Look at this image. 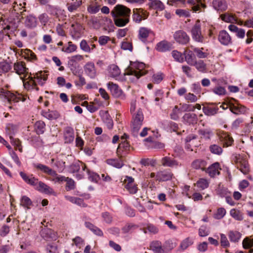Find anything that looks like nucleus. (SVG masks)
<instances>
[{"label": "nucleus", "mask_w": 253, "mask_h": 253, "mask_svg": "<svg viewBox=\"0 0 253 253\" xmlns=\"http://www.w3.org/2000/svg\"><path fill=\"white\" fill-rule=\"evenodd\" d=\"M31 142L35 147H38L42 145L43 142L39 136H33L31 138Z\"/></svg>", "instance_id": "62"}, {"label": "nucleus", "mask_w": 253, "mask_h": 253, "mask_svg": "<svg viewBox=\"0 0 253 253\" xmlns=\"http://www.w3.org/2000/svg\"><path fill=\"white\" fill-rule=\"evenodd\" d=\"M233 161L238 169H239L243 173L246 174L249 173L250 168L246 156L244 155L236 154L234 156Z\"/></svg>", "instance_id": "4"}, {"label": "nucleus", "mask_w": 253, "mask_h": 253, "mask_svg": "<svg viewBox=\"0 0 253 253\" xmlns=\"http://www.w3.org/2000/svg\"><path fill=\"white\" fill-rule=\"evenodd\" d=\"M25 58L28 60L32 61L37 60L36 54L31 50L26 49L24 51Z\"/></svg>", "instance_id": "54"}, {"label": "nucleus", "mask_w": 253, "mask_h": 253, "mask_svg": "<svg viewBox=\"0 0 253 253\" xmlns=\"http://www.w3.org/2000/svg\"><path fill=\"white\" fill-rule=\"evenodd\" d=\"M81 168L82 171H85L86 169V166L85 164L79 160L74 161L69 167V170L72 173L78 172Z\"/></svg>", "instance_id": "20"}, {"label": "nucleus", "mask_w": 253, "mask_h": 253, "mask_svg": "<svg viewBox=\"0 0 253 253\" xmlns=\"http://www.w3.org/2000/svg\"><path fill=\"white\" fill-rule=\"evenodd\" d=\"M12 39L10 33H5L0 30V44L3 45Z\"/></svg>", "instance_id": "43"}, {"label": "nucleus", "mask_w": 253, "mask_h": 253, "mask_svg": "<svg viewBox=\"0 0 253 253\" xmlns=\"http://www.w3.org/2000/svg\"><path fill=\"white\" fill-rule=\"evenodd\" d=\"M195 185L198 188V190H203L209 187V182L206 179L200 178Z\"/></svg>", "instance_id": "40"}, {"label": "nucleus", "mask_w": 253, "mask_h": 253, "mask_svg": "<svg viewBox=\"0 0 253 253\" xmlns=\"http://www.w3.org/2000/svg\"><path fill=\"white\" fill-rule=\"evenodd\" d=\"M183 54L185 57V60L186 61L187 64L191 66L195 63V61L197 60L196 57L192 50H186L184 52Z\"/></svg>", "instance_id": "29"}, {"label": "nucleus", "mask_w": 253, "mask_h": 253, "mask_svg": "<svg viewBox=\"0 0 253 253\" xmlns=\"http://www.w3.org/2000/svg\"><path fill=\"white\" fill-rule=\"evenodd\" d=\"M130 145L127 141H122L118 146L117 153L118 156L121 155V157H125L130 151Z\"/></svg>", "instance_id": "17"}, {"label": "nucleus", "mask_w": 253, "mask_h": 253, "mask_svg": "<svg viewBox=\"0 0 253 253\" xmlns=\"http://www.w3.org/2000/svg\"><path fill=\"white\" fill-rule=\"evenodd\" d=\"M85 171L86 172L88 175V178L90 181L95 183L98 182L100 178L97 173L90 171L87 168Z\"/></svg>", "instance_id": "42"}, {"label": "nucleus", "mask_w": 253, "mask_h": 253, "mask_svg": "<svg viewBox=\"0 0 253 253\" xmlns=\"http://www.w3.org/2000/svg\"><path fill=\"white\" fill-rule=\"evenodd\" d=\"M130 13V9L122 4L116 5L111 12L115 25L119 27H124L129 22Z\"/></svg>", "instance_id": "2"}, {"label": "nucleus", "mask_w": 253, "mask_h": 253, "mask_svg": "<svg viewBox=\"0 0 253 253\" xmlns=\"http://www.w3.org/2000/svg\"><path fill=\"white\" fill-rule=\"evenodd\" d=\"M218 40L220 43L224 45H229L232 43L231 38L225 30L219 32Z\"/></svg>", "instance_id": "16"}, {"label": "nucleus", "mask_w": 253, "mask_h": 253, "mask_svg": "<svg viewBox=\"0 0 253 253\" xmlns=\"http://www.w3.org/2000/svg\"><path fill=\"white\" fill-rule=\"evenodd\" d=\"M192 244V241L189 238H187L181 242L180 245V248L182 251H184L190 246H191Z\"/></svg>", "instance_id": "64"}, {"label": "nucleus", "mask_w": 253, "mask_h": 253, "mask_svg": "<svg viewBox=\"0 0 253 253\" xmlns=\"http://www.w3.org/2000/svg\"><path fill=\"white\" fill-rule=\"evenodd\" d=\"M212 4L213 8L219 12L224 11L227 8V2L225 0H213Z\"/></svg>", "instance_id": "26"}, {"label": "nucleus", "mask_w": 253, "mask_h": 253, "mask_svg": "<svg viewBox=\"0 0 253 253\" xmlns=\"http://www.w3.org/2000/svg\"><path fill=\"white\" fill-rule=\"evenodd\" d=\"M52 232V231L51 229L44 226L40 232V234L43 239L47 240L51 238Z\"/></svg>", "instance_id": "49"}, {"label": "nucleus", "mask_w": 253, "mask_h": 253, "mask_svg": "<svg viewBox=\"0 0 253 253\" xmlns=\"http://www.w3.org/2000/svg\"><path fill=\"white\" fill-rule=\"evenodd\" d=\"M153 34V32L146 27H141L138 31V39L143 42L147 40V38Z\"/></svg>", "instance_id": "23"}, {"label": "nucleus", "mask_w": 253, "mask_h": 253, "mask_svg": "<svg viewBox=\"0 0 253 253\" xmlns=\"http://www.w3.org/2000/svg\"><path fill=\"white\" fill-rule=\"evenodd\" d=\"M68 44V46L62 47V51L67 53H71L76 50L77 47L75 44H73L71 42H69Z\"/></svg>", "instance_id": "61"}, {"label": "nucleus", "mask_w": 253, "mask_h": 253, "mask_svg": "<svg viewBox=\"0 0 253 253\" xmlns=\"http://www.w3.org/2000/svg\"><path fill=\"white\" fill-rule=\"evenodd\" d=\"M85 74L91 79H95L96 76V69L93 62H87L84 67Z\"/></svg>", "instance_id": "15"}, {"label": "nucleus", "mask_w": 253, "mask_h": 253, "mask_svg": "<svg viewBox=\"0 0 253 253\" xmlns=\"http://www.w3.org/2000/svg\"><path fill=\"white\" fill-rule=\"evenodd\" d=\"M107 87L112 95L114 97L120 98L122 99L126 98L125 94L118 84H114L113 82H109L107 84Z\"/></svg>", "instance_id": "12"}, {"label": "nucleus", "mask_w": 253, "mask_h": 253, "mask_svg": "<svg viewBox=\"0 0 253 253\" xmlns=\"http://www.w3.org/2000/svg\"><path fill=\"white\" fill-rule=\"evenodd\" d=\"M64 138L66 143H71L74 141V130L72 127L68 126L65 128Z\"/></svg>", "instance_id": "24"}, {"label": "nucleus", "mask_w": 253, "mask_h": 253, "mask_svg": "<svg viewBox=\"0 0 253 253\" xmlns=\"http://www.w3.org/2000/svg\"><path fill=\"white\" fill-rule=\"evenodd\" d=\"M69 59L68 65L70 66L75 67L78 62H80L84 59V57L83 55L77 54L71 56Z\"/></svg>", "instance_id": "38"}, {"label": "nucleus", "mask_w": 253, "mask_h": 253, "mask_svg": "<svg viewBox=\"0 0 253 253\" xmlns=\"http://www.w3.org/2000/svg\"><path fill=\"white\" fill-rule=\"evenodd\" d=\"M33 166L37 170H40L42 172H44V173L49 175L51 176H54L57 175V173L56 171L53 170L52 169L43 164L39 163L34 164Z\"/></svg>", "instance_id": "18"}, {"label": "nucleus", "mask_w": 253, "mask_h": 253, "mask_svg": "<svg viewBox=\"0 0 253 253\" xmlns=\"http://www.w3.org/2000/svg\"><path fill=\"white\" fill-rule=\"evenodd\" d=\"M81 49L87 53L91 52V48L89 43H88L86 40H83L81 41L80 44Z\"/></svg>", "instance_id": "59"}, {"label": "nucleus", "mask_w": 253, "mask_h": 253, "mask_svg": "<svg viewBox=\"0 0 253 253\" xmlns=\"http://www.w3.org/2000/svg\"><path fill=\"white\" fill-rule=\"evenodd\" d=\"M144 115L141 109H139L132 114L131 124L133 132L138 131L142 125Z\"/></svg>", "instance_id": "6"}, {"label": "nucleus", "mask_w": 253, "mask_h": 253, "mask_svg": "<svg viewBox=\"0 0 253 253\" xmlns=\"http://www.w3.org/2000/svg\"><path fill=\"white\" fill-rule=\"evenodd\" d=\"M82 2L81 0H77L75 2L68 3V9L70 12H73L76 10L80 5L82 4Z\"/></svg>", "instance_id": "57"}, {"label": "nucleus", "mask_w": 253, "mask_h": 253, "mask_svg": "<svg viewBox=\"0 0 253 253\" xmlns=\"http://www.w3.org/2000/svg\"><path fill=\"white\" fill-rule=\"evenodd\" d=\"M19 174L26 183L36 186L35 188L40 192L46 194H52L54 193L53 190L51 187L42 181H39L38 179L33 174L28 175L22 171L20 172Z\"/></svg>", "instance_id": "3"}, {"label": "nucleus", "mask_w": 253, "mask_h": 253, "mask_svg": "<svg viewBox=\"0 0 253 253\" xmlns=\"http://www.w3.org/2000/svg\"><path fill=\"white\" fill-rule=\"evenodd\" d=\"M13 68L16 74L20 76L23 75V77L21 76L20 78L22 80L24 88L27 90H39L37 84L43 86L48 78V75L45 71L29 74V69L26 68L24 62L15 63Z\"/></svg>", "instance_id": "1"}, {"label": "nucleus", "mask_w": 253, "mask_h": 253, "mask_svg": "<svg viewBox=\"0 0 253 253\" xmlns=\"http://www.w3.org/2000/svg\"><path fill=\"white\" fill-rule=\"evenodd\" d=\"M34 129L38 135L43 134L45 130V124L44 122L42 121L36 122L34 125Z\"/></svg>", "instance_id": "34"}, {"label": "nucleus", "mask_w": 253, "mask_h": 253, "mask_svg": "<svg viewBox=\"0 0 253 253\" xmlns=\"http://www.w3.org/2000/svg\"><path fill=\"white\" fill-rule=\"evenodd\" d=\"M229 108L230 111L236 115L244 114L247 111V108L238 103V102L234 99H232L229 101Z\"/></svg>", "instance_id": "8"}, {"label": "nucleus", "mask_w": 253, "mask_h": 253, "mask_svg": "<svg viewBox=\"0 0 253 253\" xmlns=\"http://www.w3.org/2000/svg\"><path fill=\"white\" fill-rule=\"evenodd\" d=\"M119 158L118 159H109L106 160V163L112 167L117 169H120L124 165L123 162L122 160L123 157L119 155Z\"/></svg>", "instance_id": "30"}, {"label": "nucleus", "mask_w": 253, "mask_h": 253, "mask_svg": "<svg viewBox=\"0 0 253 253\" xmlns=\"http://www.w3.org/2000/svg\"><path fill=\"white\" fill-rule=\"evenodd\" d=\"M190 47L193 49V52L196 54V55L198 58H205L207 57L208 53L203 51V50H204L203 47H195L192 45H191Z\"/></svg>", "instance_id": "44"}, {"label": "nucleus", "mask_w": 253, "mask_h": 253, "mask_svg": "<svg viewBox=\"0 0 253 253\" xmlns=\"http://www.w3.org/2000/svg\"><path fill=\"white\" fill-rule=\"evenodd\" d=\"M57 245L56 243H50L46 246V251L49 253H56L57 252Z\"/></svg>", "instance_id": "56"}, {"label": "nucleus", "mask_w": 253, "mask_h": 253, "mask_svg": "<svg viewBox=\"0 0 253 253\" xmlns=\"http://www.w3.org/2000/svg\"><path fill=\"white\" fill-rule=\"evenodd\" d=\"M42 116L48 120H55L57 119L59 115L57 111H44L42 113Z\"/></svg>", "instance_id": "41"}, {"label": "nucleus", "mask_w": 253, "mask_h": 253, "mask_svg": "<svg viewBox=\"0 0 253 253\" xmlns=\"http://www.w3.org/2000/svg\"><path fill=\"white\" fill-rule=\"evenodd\" d=\"M150 9L163 10L165 8V5L163 2L159 0H154L148 3Z\"/></svg>", "instance_id": "37"}, {"label": "nucleus", "mask_w": 253, "mask_h": 253, "mask_svg": "<svg viewBox=\"0 0 253 253\" xmlns=\"http://www.w3.org/2000/svg\"><path fill=\"white\" fill-rule=\"evenodd\" d=\"M145 64L143 63H134L128 71V74L134 75L137 79H139L141 76L146 74L147 71L145 70Z\"/></svg>", "instance_id": "7"}, {"label": "nucleus", "mask_w": 253, "mask_h": 253, "mask_svg": "<svg viewBox=\"0 0 253 253\" xmlns=\"http://www.w3.org/2000/svg\"><path fill=\"white\" fill-rule=\"evenodd\" d=\"M221 169L219 163L215 162L206 169V172L209 174L211 177H214L216 175L220 174L219 170Z\"/></svg>", "instance_id": "19"}, {"label": "nucleus", "mask_w": 253, "mask_h": 253, "mask_svg": "<svg viewBox=\"0 0 253 253\" xmlns=\"http://www.w3.org/2000/svg\"><path fill=\"white\" fill-rule=\"evenodd\" d=\"M125 187L131 194L136 193L138 191L137 185L134 182V178L126 176L124 180Z\"/></svg>", "instance_id": "13"}, {"label": "nucleus", "mask_w": 253, "mask_h": 253, "mask_svg": "<svg viewBox=\"0 0 253 253\" xmlns=\"http://www.w3.org/2000/svg\"><path fill=\"white\" fill-rule=\"evenodd\" d=\"M211 152L212 154L220 155L222 153L223 150L222 148L216 144H212L209 147Z\"/></svg>", "instance_id": "50"}, {"label": "nucleus", "mask_w": 253, "mask_h": 253, "mask_svg": "<svg viewBox=\"0 0 253 253\" xmlns=\"http://www.w3.org/2000/svg\"><path fill=\"white\" fill-rule=\"evenodd\" d=\"M150 248L154 253H169L172 249V248L168 249L165 245L163 246L162 243L159 241L152 242Z\"/></svg>", "instance_id": "11"}, {"label": "nucleus", "mask_w": 253, "mask_h": 253, "mask_svg": "<svg viewBox=\"0 0 253 253\" xmlns=\"http://www.w3.org/2000/svg\"><path fill=\"white\" fill-rule=\"evenodd\" d=\"M173 174L170 171H160L156 174V180L159 181H166L170 180Z\"/></svg>", "instance_id": "25"}, {"label": "nucleus", "mask_w": 253, "mask_h": 253, "mask_svg": "<svg viewBox=\"0 0 253 253\" xmlns=\"http://www.w3.org/2000/svg\"><path fill=\"white\" fill-rule=\"evenodd\" d=\"M54 166L56 167L59 172H62L65 168V162L62 160H57L54 164Z\"/></svg>", "instance_id": "55"}, {"label": "nucleus", "mask_w": 253, "mask_h": 253, "mask_svg": "<svg viewBox=\"0 0 253 253\" xmlns=\"http://www.w3.org/2000/svg\"><path fill=\"white\" fill-rule=\"evenodd\" d=\"M192 66H194L197 70L201 72H205L206 71V64L202 60L195 61V63Z\"/></svg>", "instance_id": "51"}, {"label": "nucleus", "mask_w": 253, "mask_h": 253, "mask_svg": "<svg viewBox=\"0 0 253 253\" xmlns=\"http://www.w3.org/2000/svg\"><path fill=\"white\" fill-rule=\"evenodd\" d=\"M173 38L176 42L181 45H185L190 41V37L183 30H178L173 34Z\"/></svg>", "instance_id": "9"}, {"label": "nucleus", "mask_w": 253, "mask_h": 253, "mask_svg": "<svg viewBox=\"0 0 253 253\" xmlns=\"http://www.w3.org/2000/svg\"><path fill=\"white\" fill-rule=\"evenodd\" d=\"M171 44L168 41H162L157 44L156 49L160 52H166L171 49Z\"/></svg>", "instance_id": "27"}, {"label": "nucleus", "mask_w": 253, "mask_h": 253, "mask_svg": "<svg viewBox=\"0 0 253 253\" xmlns=\"http://www.w3.org/2000/svg\"><path fill=\"white\" fill-rule=\"evenodd\" d=\"M219 140L223 147L232 146L234 141L230 134L226 132H223L220 134Z\"/></svg>", "instance_id": "14"}, {"label": "nucleus", "mask_w": 253, "mask_h": 253, "mask_svg": "<svg viewBox=\"0 0 253 253\" xmlns=\"http://www.w3.org/2000/svg\"><path fill=\"white\" fill-rule=\"evenodd\" d=\"M184 123L188 125H194L197 123L198 118L194 113H186L183 117Z\"/></svg>", "instance_id": "28"}, {"label": "nucleus", "mask_w": 253, "mask_h": 253, "mask_svg": "<svg viewBox=\"0 0 253 253\" xmlns=\"http://www.w3.org/2000/svg\"><path fill=\"white\" fill-rule=\"evenodd\" d=\"M226 213V210L223 208H219L217 210L216 212L214 214V218L216 219H222Z\"/></svg>", "instance_id": "58"}, {"label": "nucleus", "mask_w": 253, "mask_h": 253, "mask_svg": "<svg viewBox=\"0 0 253 253\" xmlns=\"http://www.w3.org/2000/svg\"><path fill=\"white\" fill-rule=\"evenodd\" d=\"M207 164V162L205 160L197 159L193 162L192 166L195 169L206 171Z\"/></svg>", "instance_id": "31"}, {"label": "nucleus", "mask_w": 253, "mask_h": 253, "mask_svg": "<svg viewBox=\"0 0 253 253\" xmlns=\"http://www.w3.org/2000/svg\"><path fill=\"white\" fill-rule=\"evenodd\" d=\"M11 144L15 147L16 149H18L20 152H22V146L21 141L18 138H15L13 136L10 138Z\"/></svg>", "instance_id": "52"}, {"label": "nucleus", "mask_w": 253, "mask_h": 253, "mask_svg": "<svg viewBox=\"0 0 253 253\" xmlns=\"http://www.w3.org/2000/svg\"><path fill=\"white\" fill-rule=\"evenodd\" d=\"M191 33L192 38L195 42L200 43L205 42L206 39L202 34L201 25L199 20H197L192 27Z\"/></svg>", "instance_id": "5"}, {"label": "nucleus", "mask_w": 253, "mask_h": 253, "mask_svg": "<svg viewBox=\"0 0 253 253\" xmlns=\"http://www.w3.org/2000/svg\"><path fill=\"white\" fill-rule=\"evenodd\" d=\"M11 69L10 65L7 62H0V73H6L9 72Z\"/></svg>", "instance_id": "53"}, {"label": "nucleus", "mask_w": 253, "mask_h": 253, "mask_svg": "<svg viewBox=\"0 0 253 253\" xmlns=\"http://www.w3.org/2000/svg\"><path fill=\"white\" fill-rule=\"evenodd\" d=\"M7 93L8 95L6 97V98L9 102L13 101L14 102H18L19 101H24L25 100L24 97L19 94L16 95L13 93L11 92L10 91H9V92H7Z\"/></svg>", "instance_id": "36"}, {"label": "nucleus", "mask_w": 253, "mask_h": 253, "mask_svg": "<svg viewBox=\"0 0 253 253\" xmlns=\"http://www.w3.org/2000/svg\"><path fill=\"white\" fill-rule=\"evenodd\" d=\"M109 73L112 77H116L120 75L121 71L119 67L115 65H111L109 67Z\"/></svg>", "instance_id": "45"}, {"label": "nucleus", "mask_w": 253, "mask_h": 253, "mask_svg": "<svg viewBox=\"0 0 253 253\" xmlns=\"http://www.w3.org/2000/svg\"><path fill=\"white\" fill-rule=\"evenodd\" d=\"M149 14L142 8H134L132 15L133 22L136 23H140L142 20L148 18Z\"/></svg>", "instance_id": "10"}, {"label": "nucleus", "mask_w": 253, "mask_h": 253, "mask_svg": "<svg viewBox=\"0 0 253 253\" xmlns=\"http://www.w3.org/2000/svg\"><path fill=\"white\" fill-rule=\"evenodd\" d=\"M229 30L235 33L238 38L240 39H243L245 36V30L238 28L235 25L231 24L228 26Z\"/></svg>", "instance_id": "32"}, {"label": "nucleus", "mask_w": 253, "mask_h": 253, "mask_svg": "<svg viewBox=\"0 0 253 253\" xmlns=\"http://www.w3.org/2000/svg\"><path fill=\"white\" fill-rule=\"evenodd\" d=\"M202 110L206 115L213 116L218 112L219 108L217 104L211 103L207 106L203 107Z\"/></svg>", "instance_id": "22"}, {"label": "nucleus", "mask_w": 253, "mask_h": 253, "mask_svg": "<svg viewBox=\"0 0 253 253\" xmlns=\"http://www.w3.org/2000/svg\"><path fill=\"white\" fill-rule=\"evenodd\" d=\"M37 24V19L35 16L32 15L26 16L25 21V25L26 27L32 29L36 27Z\"/></svg>", "instance_id": "33"}, {"label": "nucleus", "mask_w": 253, "mask_h": 253, "mask_svg": "<svg viewBox=\"0 0 253 253\" xmlns=\"http://www.w3.org/2000/svg\"><path fill=\"white\" fill-rule=\"evenodd\" d=\"M20 204L24 208L29 209L30 206L32 205V202L27 196H23L20 200Z\"/></svg>", "instance_id": "48"}, {"label": "nucleus", "mask_w": 253, "mask_h": 253, "mask_svg": "<svg viewBox=\"0 0 253 253\" xmlns=\"http://www.w3.org/2000/svg\"><path fill=\"white\" fill-rule=\"evenodd\" d=\"M18 126L11 123L7 124L5 127V132L9 135V138L15 135L18 130Z\"/></svg>", "instance_id": "35"}, {"label": "nucleus", "mask_w": 253, "mask_h": 253, "mask_svg": "<svg viewBox=\"0 0 253 253\" xmlns=\"http://www.w3.org/2000/svg\"><path fill=\"white\" fill-rule=\"evenodd\" d=\"M229 238L231 242H237L241 237V234L240 232L236 231H230L229 232Z\"/></svg>", "instance_id": "46"}, {"label": "nucleus", "mask_w": 253, "mask_h": 253, "mask_svg": "<svg viewBox=\"0 0 253 253\" xmlns=\"http://www.w3.org/2000/svg\"><path fill=\"white\" fill-rule=\"evenodd\" d=\"M172 56L174 59L179 62H183L184 61V57L182 53L177 50H173L171 52Z\"/></svg>", "instance_id": "63"}, {"label": "nucleus", "mask_w": 253, "mask_h": 253, "mask_svg": "<svg viewBox=\"0 0 253 253\" xmlns=\"http://www.w3.org/2000/svg\"><path fill=\"white\" fill-rule=\"evenodd\" d=\"M220 18L222 20L227 23H233L234 21H237V20L234 16L229 14L228 13L221 14L220 15Z\"/></svg>", "instance_id": "47"}, {"label": "nucleus", "mask_w": 253, "mask_h": 253, "mask_svg": "<svg viewBox=\"0 0 253 253\" xmlns=\"http://www.w3.org/2000/svg\"><path fill=\"white\" fill-rule=\"evenodd\" d=\"M161 161L162 165L164 167L177 168L180 165L177 160L170 157H165L162 158Z\"/></svg>", "instance_id": "21"}, {"label": "nucleus", "mask_w": 253, "mask_h": 253, "mask_svg": "<svg viewBox=\"0 0 253 253\" xmlns=\"http://www.w3.org/2000/svg\"><path fill=\"white\" fill-rule=\"evenodd\" d=\"M230 214L233 218L238 221H242L244 219L243 213L236 209H231L230 211Z\"/></svg>", "instance_id": "39"}, {"label": "nucleus", "mask_w": 253, "mask_h": 253, "mask_svg": "<svg viewBox=\"0 0 253 253\" xmlns=\"http://www.w3.org/2000/svg\"><path fill=\"white\" fill-rule=\"evenodd\" d=\"M199 134L200 135L201 138H203L205 139H210L212 133L211 131L207 129H201L199 130Z\"/></svg>", "instance_id": "60"}]
</instances>
